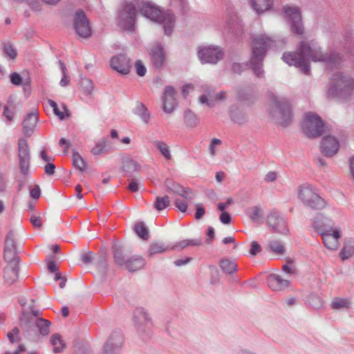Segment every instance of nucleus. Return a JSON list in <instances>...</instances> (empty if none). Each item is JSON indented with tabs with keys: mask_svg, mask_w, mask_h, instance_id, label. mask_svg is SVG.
I'll return each mask as SVG.
<instances>
[{
	"mask_svg": "<svg viewBox=\"0 0 354 354\" xmlns=\"http://www.w3.org/2000/svg\"><path fill=\"white\" fill-rule=\"evenodd\" d=\"M81 86L82 91L85 95H88L91 94L93 89V85L91 80L88 79L82 80Z\"/></svg>",
	"mask_w": 354,
	"mask_h": 354,
	"instance_id": "nucleus-50",
	"label": "nucleus"
},
{
	"mask_svg": "<svg viewBox=\"0 0 354 354\" xmlns=\"http://www.w3.org/2000/svg\"><path fill=\"white\" fill-rule=\"evenodd\" d=\"M133 323L140 335L148 333L152 327V321L143 308H137L133 312Z\"/></svg>",
	"mask_w": 354,
	"mask_h": 354,
	"instance_id": "nucleus-14",
	"label": "nucleus"
},
{
	"mask_svg": "<svg viewBox=\"0 0 354 354\" xmlns=\"http://www.w3.org/2000/svg\"><path fill=\"white\" fill-rule=\"evenodd\" d=\"M221 140L218 138H213L211 140L208 147V151L211 156H214L216 154V147L221 145Z\"/></svg>",
	"mask_w": 354,
	"mask_h": 354,
	"instance_id": "nucleus-52",
	"label": "nucleus"
},
{
	"mask_svg": "<svg viewBox=\"0 0 354 354\" xmlns=\"http://www.w3.org/2000/svg\"><path fill=\"white\" fill-rule=\"evenodd\" d=\"M50 343L53 347L55 353L62 352L65 348V343L62 339L61 336L59 334L53 335L50 339Z\"/></svg>",
	"mask_w": 354,
	"mask_h": 354,
	"instance_id": "nucleus-41",
	"label": "nucleus"
},
{
	"mask_svg": "<svg viewBox=\"0 0 354 354\" xmlns=\"http://www.w3.org/2000/svg\"><path fill=\"white\" fill-rule=\"evenodd\" d=\"M134 113L139 116L142 121L147 124L150 119V113L147 108L141 102H138L134 110Z\"/></svg>",
	"mask_w": 354,
	"mask_h": 354,
	"instance_id": "nucleus-35",
	"label": "nucleus"
},
{
	"mask_svg": "<svg viewBox=\"0 0 354 354\" xmlns=\"http://www.w3.org/2000/svg\"><path fill=\"white\" fill-rule=\"evenodd\" d=\"M261 250V245L258 243V242L253 241L251 242V248L250 250V254L251 256H256L258 253H259Z\"/></svg>",
	"mask_w": 354,
	"mask_h": 354,
	"instance_id": "nucleus-54",
	"label": "nucleus"
},
{
	"mask_svg": "<svg viewBox=\"0 0 354 354\" xmlns=\"http://www.w3.org/2000/svg\"><path fill=\"white\" fill-rule=\"evenodd\" d=\"M354 254V239H350L347 240L343 248H342L339 256L340 258L344 261L351 258Z\"/></svg>",
	"mask_w": 354,
	"mask_h": 354,
	"instance_id": "nucleus-32",
	"label": "nucleus"
},
{
	"mask_svg": "<svg viewBox=\"0 0 354 354\" xmlns=\"http://www.w3.org/2000/svg\"><path fill=\"white\" fill-rule=\"evenodd\" d=\"M145 260L140 256H133L126 262V268L129 272H135L145 266Z\"/></svg>",
	"mask_w": 354,
	"mask_h": 354,
	"instance_id": "nucleus-31",
	"label": "nucleus"
},
{
	"mask_svg": "<svg viewBox=\"0 0 354 354\" xmlns=\"http://www.w3.org/2000/svg\"><path fill=\"white\" fill-rule=\"evenodd\" d=\"M267 249L277 254H283L285 248L282 243L279 240H272L270 241Z\"/></svg>",
	"mask_w": 354,
	"mask_h": 354,
	"instance_id": "nucleus-42",
	"label": "nucleus"
},
{
	"mask_svg": "<svg viewBox=\"0 0 354 354\" xmlns=\"http://www.w3.org/2000/svg\"><path fill=\"white\" fill-rule=\"evenodd\" d=\"M123 341L120 332L113 333L105 343L102 354H120Z\"/></svg>",
	"mask_w": 354,
	"mask_h": 354,
	"instance_id": "nucleus-17",
	"label": "nucleus"
},
{
	"mask_svg": "<svg viewBox=\"0 0 354 354\" xmlns=\"http://www.w3.org/2000/svg\"><path fill=\"white\" fill-rule=\"evenodd\" d=\"M187 247V241L186 239L182 240L180 241H178L170 249L171 250H182L185 248Z\"/></svg>",
	"mask_w": 354,
	"mask_h": 354,
	"instance_id": "nucleus-64",
	"label": "nucleus"
},
{
	"mask_svg": "<svg viewBox=\"0 0 354 354\" xmlns=\"http://www.w3.org/2000/svg\"><path fill=\"white\" fill-rule=\"evenodd\" d=\"M19 262L8 263L3 270V278L6 284L12 285L18 279Z\"/></svg>",
	"mask_w": 354,
	"mask_h": 354,
	"instance_id": "nucleus-26",
	"label": "nucleus"
},
{
	"mask_svg": "<svg viewBox=\"0 0 354 354\" xmlns=\"http://www.w3.org/2000/svg\"><path fill=\"white\" fill-rule=\"evenodd\" d=\"M249 3L254 12L261 16L273 10L274 0H249Z\"/></svg>",
	"mask_w": 354,
	"mask_h": 354,
	"instance_id": "nucleus-24",
	"label": "nucleus"
},
{
	"mask_svg": "<svg viewBox=\"0 0 354 354\" xmlns=\"http://www.w3.org/2000/svg\"><path fill=\"white\" fill-rule=\"evenodd\" d=\"M220 267L223 272L231 274L237 271V265L235 261L230 259H222L220 261Z\"/></svg>",
	"mask_w": 354,
	"mask_h": 354,
	"instance_id": "nucleus-36",
	"label": "nucleus"
},
{
	"mask_svg": "<svg viewBox=\"0 0 354 354\" xmlns=\"http://www.w3.org/2000/svg\"><path fill=\"white\" fill-rule=\"evenodd\" d=\"M339 148V141L333 136H325L321 143L322 153L326 157H332L335 155Z\"/></svg>",
	"mask_w": 354,
	"mask_h": 354,
	"instance_id": "nucleus-22",
	"label": "nucleus"
},
{
	"mask_svg": "<svg viewBox=\"0 0 354 354\" xmlns=\"http://www.w3.org/2000/svg\"><path fill=\"white\" fill-rule=\"evenodd\" d=\"M151 63L156 68H160L166 60V53L160 44H154L149 50Z\"/></svg>",
	"mask_w": 354,
	"mask_h": 354,
	"instance_id": "nucleus-20",
	"label": "nucleus"
},
{
	"mask_svg": "<svg viewBox=\"0 0 354 354\" xmlns=\"http://www.w3.org/2000/svg\"><path fill=\"white\" fill-rule=\"evenodd\" d=\"M37 327L42 335H47L49 333L50 322L46 319L39 318L36 322Z\"/></svg>",
	"mask_w": 354,
	"mask_h": 354,
	"instance_id": "nucleus-47",
	"label": "nucleus"
},
{
	"mask_svg": "<svg viewBox=\"0 0 354 354\" xmlns=\"http://www.w3.org/2000/svg\"><path fill=\"white\" fill-rule=\"evenodd\" d=\"M72 161L75 167L80 171H83L86 168V162L78 152H73L72 154Z\"/></svg>",
	"mask_w": 354,
	"mask_h": 354,
	"instance_id": "nucleus-43",
	"label": "nucleus"
},
{
	"mask_svg": "<svg viewBox=\"0 0 354 354\" xmlns=\"http://www.w3.org/2000/svg\"><path fill=\"white\" fill-rule=\"evenodd\" d=\"M3 53L6 58L10 60L16 59L18 55L17 48L10 42L3 44Z\"/></svg>",
	"mask_w": 354,
	"mask_h": 354,
	"instance_id": "nucleus-37",
	"label": "nucleus"
},
{
	"mask_svg": "<svg viewBox=\"0 0 354 354\" xmlns=\"http://www.w3.org/2000/svg\"><path fill=\"white\" fill-rule=\"evenodd\" d=\"M230 115L234 122L239 124H243L247 120V118L245 113L238 110H234L233 109H230Z\"/></svg>",
	"mask_w": 354,
	"mask_h": 354,
	"instance_id": "nucleus-46",
	"label": "nucleus"
},
{
	"mask_svg": "<svg viewBox=\"0 0 354 354\" xmlns=\"http://www.w3.org/2000/svg\"><path fill=\"white\" fill-rule=\"evenodd\" d=\"M110 151V149L107 145L106 138H102L97 142L91 149V153L94 156H100L102 154L107 153Z\"/></svg>",
	"mask_w": 354,
	"mask_h": 354,
	"instance_id": "nucleus-33",
	"label": "nucleus"
},
{
	"mask_svg": "<svg viewBox=\"0 0 354 354\" xmlns=\"http://www.w3.org/2000/svg\"><path fill=\"white\" fill-rule=\"evenodd\" d=\"M233 200L232 198H228L227 199V201L225 203H219L218 204V209L223 212L224 211L226 208H227L230 205H231L232 203H233Z\"/></svg>",
	"mask_w": 354,
	"mask_h": 354,
	"instance_id": "nucleus-61",
	"label": "nucleus"
},
{
	"mask_svg": "<svg viewBox=\"0 0 354 354\" xmlns=\"http://www.w3.org/2000/svg\"><path fill=\"white\" fill-rule=\"evenodd\" d=\"M167 189L174 194H178L180 198H176L174 205L181 212H185L187 209V203L186 200H192L194 197L192 192L189 189H185L180 185L167 180L166 182Z\"/></svg>",
	"mask_w": 354,
	"mask_h": 354,
	"instance_id": "nucleus-8",
	"label": "nucleus"
},
{
	"mask_svg": "<svg viewBox=\"0 0 354 354\" xmlns=\"http://www.w3.org/2000/svg\"><path fill=\"white\" fill-rule=\"evenodd\" d=\"M39 114L37 110H34L25 117L23 121V131L26 136H31L35 129L38 122Z\"/></svg>",
	"mask_w": 354,
	"mask_h": 354,
	"instance_id": "nucleus-25",
	"label": "nucleus"
},
{
	"mask_svg": "<svg viewBox=\"0 0 354 354\" xmlns=\"http://www.w3.org/2000/svg\"><path fill=\"white\" fill-rule=\"evenodd\" d=\"M139 6L143 16L162 25L166 35H171L176 19L170 10L162 11L158 6L150 1H142Z\"/></svg>",
	"mask_w": 354,
	"mask_h": 354,
	"instance_id": "nucleus-2",
	"label": "nucleus"
},
{
	"mask_svg": "<svg viewBox=\"0 0 354 354\" xmlns=\"http://www.w3.org/2000/svg\"><path fill=\"white\" fill-rule=\"evenodd\" d=\"M170 200L168 196H157L153 203V207L158 211L165 209L166 207L169 206Z\"/></svg>",
	"mask_w": 354,
	"mask_h": 354,
	"instance_id": "nucleus-45",
	"label": "nucleus"
},
{
	"mask_svg": "<svg viewBox=\"0 0 354 354\" xmlns=\"http://www.w3.org/2000/svg\"><path fill=\"white\" fill-rule=\"evenodd\" d=\"M114 259H115V262L120 265V266H122V265H125L126 266V262L127 261V259H125L124 257L123 256V254L120 252L118 250H116L114 253Z\"/></svg>",
	"mask_w": 354,
	"mask_h": 354,
	"instance_id": "nucleus-56",
	"label": "nucleus"
},
{
	"mask_svg": "<svg viewBox=\"0 0 354 354\" xmlns=\"http://www.w3.org/2000/svg\"><path fill=\"white\" fill-rule=\"evenodd\" d=\"M185 123L188 127H194L198 123L196 115L190 111H187L185 113Z\"/></svg>",
	"mask_w": 354,
	"mask_h": 354,
	"instance_id": "nucleus-49",
	"label": "nucleus"
},
{
	"mask_svg": "<svg viewBox=\"0 0 354 354\" xmlns=\"http://www.w3.org/2000/svg\"><path fill=\"white\" fill-rule=\"evenodd\" d=\"M153 144L165 160H171L172 156L170 148L165 142L156 140L153 142Z\"/></svg>",
	"mask_w": 354,
	"mask_h": 354,
	"instance_id": "nucleus-34",
	"label": "nucleus"
},
{
	"mask_svg": "<svg viewBox=\"0 0 354 354\" xmlns=\"http://www.w3.org/2000/svg\"><path fill=\"white\" fill-rule=\"evenodd\" d=\"M282 59L306 75L310 73L309 61L322 62L329 69L339 66L342 61L338 53L324 51L315 40L301 41L295 52L284 53Z\"/></svg>",
	"mask_w": 354,
	"mask_h": 354,
	"instance_id": "nucleus-1",
	"label": "nucleus"
},
{
	"mask_svg": "<svg viewBox=\"0 0 354 354\" xmlns=\"http://www.w3.org/2000/svg\"><path fill=\"white\" fill-rule=\"evenodd\" d=\"M74 27L76 33L81 37L87 38L91 35L88 20L82 10H78L75 13Z\"/></svg>",
	"mask_w": 354,
	"mask_h": 354,
	"instance_id": "nucleus-16",
	"label": "nucleus"
},
{
	"mask_svg": "<svg viewBox=\"0 0 354 354\" xmlns=\"http://www.w3.org/2000/svg\"><path fill=\"white\" fill-rule=\"evenodd\" d=\"M62 108L63 111H62L59 110L58 106L53 109L54 113L61 120L64 119L68 115L66 106L63 105Z\"/></svg>",
	"mask_w": 354,
	"mask_h": 354,
	"instance_id": "nucleus-57",
	"label": "nucleus"
},
{
	"mask_svg": "<svg viewBox=\"0 0 354 354\" xmlns=\"http://www.w3.org/2000/svg\"><path fill=\"white\" fill-rule=\"evenodd\" d=\"M133 230L135 233L143 240H147L149 239V229L144 222L139 221L136 223Z\"/></svg>",
	"mask_w": 354,
	"mask_h": 354,
	"instance_id": "nucleus-40",
	"label": "nucleus"
},
{
	"mask_svg": "<svg viewBox=\"0 0 354 354\" xmlns=\"http://www.w3.org/2000/svg\"><path fill=\"white\" fill-rule=\"evenodd\" d=\"M301 127L304 133L310 138L320 136L324 129V122L321 118L317 114L312 112L304 114Z\"/></svg>",
	"mask_w": 354,
	"mask_h": 354,
	"instance_id": "nucleus-6",
	"label": "nucleus"
},
{
	"mask_svg": "<svg viewBox=\"0 0 354 354\" xmlns=\"http://www.w3.org/2000/svg\"><path fill=\"white\" fill-rule=\"evenodd\" d=\"M55 165L52 162H48L44 167V171L48 176H52L55 174Z\"/></svg>",
	"mask_w": 354,
	"mask_h": 354,
	"instance_id": "nucleus-59",
	"label": "nucleus"
},
{
	"mask_svg": "<svg viewBox=\"0 0 354 354\" xmlns=\"http://www.w3.org/2000/svg\"><path fill=\"white\" fill-rule=\"evenodd\" d=\"M219 219L222 223L227 225L231 222V216L227 212L223 211L219 216Z\"/></svg>",
	"mask_w": 354,
	"mask_h": 354,
	"instance_id": "nucleus-58",
	"label": "nucleus"
},
{
	"mask_svg": "<svg viewBox=\"0 0 354 354\" xmlns=\"http://www.w3.org/2000/svg\"><path fill=\"white\" fill-rule=\"evenodd\" d=\"M226 98V93L225 91H221L216 93H207V95H202L199 97V102L201 104H207L208 106H214V100L222 101Z\"/></svg>",
	"mask_w": 354,
	"mask_h": 354,
	"instance_id": "nucleus-28",
	"label": "nucleus"
},
{
	"mask_svg": "<svg viewBox=\"0 0 354 354\" xmlns=\"http://www.w3.org/2000/svg\"><path fill=\"white\" fill-rule=\"evenodd\" d=\"M31 197L34 199H38L41 194V190L38 185H35L30 191Z\"/></svg>",
	"mask_w": 354,
	"mask_h": 354,
	"instance_id": "nucleus-60",
	"label": "nucleus"
},
{
	"mask_svg": "<svg viewBox=\"0 0 354 354\" xmlns=\"http://www.w3.org/2000/svg\"><path fill=\"white\" fill-rule=\"evenodd\" d=\"M123 169L127 173H133L140 169V165L131 158H126L122 162Z\"/></svg>",
	"mask_w": 354,
	"mask_h": 354,
	"instance_id": "nucleus-44",
	"label": "nucleus"
},
{
	"mask_svg": "<svg viewBox=\"0 0 354 354\" xmlns=\"http://www.w3.org/2000/svg\"><path fill=\"white\" fill-rule=\"evenodd\" d=\"M3 258L7 263L19 262V257L17 253V245L15 235L12 231H10L5 240Z\"/></svg>",
	"mask_w": 354,
	"mask_h": 354,
	"instance_id": "nucleus-15",
	"label": "nucleus"
},
{
	"mask_svg": "<svg viewBox=\"0 0 354 354\" xmlns=\"http://www.w3.org/2000/svg\"><path fill=\"white\" fill-rule=\"evenodd\" d=\"M7 337L11 344L19 342L21 340L19 328L15 327L11 331L8 333Z\"/></svg>",
	"mask_w": 354,
	"mask_h": 354,
	"instance_id": "nucleus-51",
	"label": "nucleus"
},
{
	"mask_svg": "<svg viewBox=\"0 0 354 354\" xmlns=\"http://www.w3.org/2000/svg\"><path fill=\"white\" fill-rule=\"evenodd\" d=\"M268 286L274 291H281L290 285L288 279H282L277 274H270L267 279Z\"/></svg>",
	"mask_w": 354,
	"mask_h": 354,
	"instance_id": "nucleus-27",
	"label": "nucleus"
},
{
	"mask_svg": "<svg viewBox=\"0 0 354 354\" xmlns=\"http://www.w3.org/2000/svg\"><path fill=\"white\" fill-rule=\"evenodd\" d=\"M205 211L204 207L201 205L198 204L196 205V214H195L196 219L198 220V219L201 218L202 216L205 214Z\"/></svg>",
	"mask_w": 354,
	"mask_h": 354,
	"instance_id": "nucleus-62",
	"label": "nucleus"
},
{
	"mask_svg": "<svg viewBox=\"0 0 354 354\" xmlns=\"http://www.w3.org/2000/svg\"><path fill=\"white\" fill-rule=\"evenodd\" d=\"M15 114V108L10 109L8 106H4L3 116H4L6 118L5 122L7 125H10L12 122V121L14 120Z\"/></svg>",
	"mask_w": 354,
	"mask_h": 354,
	"instance_id": "nucleus-48",
	"label": "nucleus"
},
{
	"mask_svg": "<svg viewBox=\"0 0 354 354\" xmlns=\"http://www.w3.org/2000/svg\"><path fill=\"white\" fill-rule=\"evenodd\" d=\"M197 54L202 64H216L223 57V51L215 46H200Z\"/></svg>",
	"mask_w": 354,
	"mask_h": 354,
	"instance_id": "nucleus-12",
	"label": "nucleus"
},
{
	"mask_svg": "<svg viewBox=\"0 0 354 354\" xmlns=\"http://www.w3.org/2000/svg\"><path fill=\"white\" fill-rule=\"evenodd\" d=\"M169 249L170 248L163 243H152L149 246L148 254L149 257H153L156 254L164 252L169 250Z\"/></svg>",
	"mask_w": 354,
	"mask_h": 354,
	"instance_id": "nucleus-38",
	"label": "nucleus"
},
{
	"mask_svg": "<svg viewBox=\"0 0 354 354\" xmlns=\"http://www.w3.org/2000/svg\"><path fill=\"white\" fill-rule=\"evenodd\" d=\"M271 115L282 126L288 125L292 119V113L289 102L284 98H272Z\"/></svg>",
	"mask_w": 354,
	"mask_h": 354,
	"instance_id": "nucleus-5",
	"label": "nucleus"
},
{
	"mask_svg": "<svg viewBox=\"0 0 354 354\" xmlns=\"http://www.w3.org/2000/svg\"><path fill=\"white\" fill-rule=\"evenodd\" d=\"M17 150L20 172L24 176H28L30 163V150L28 141L25 138L19 139Z\"/></svg>",
	"mask_w": 354,
	"mask_h": 354,
	"instance_id": "nucleus-11",
	"label": "nucleus"
},
{
	"mask_svg": "<svg viewBox=\"0 0 354 354\" xmlns=\"http://www.w3.org/2000/svg\"><path fill=\"white\" fill-rule=\"evenodd\" d=\"M351 300L346 297H335L332 299L330 307L337 311L348 310L351 308Z\"/></svg>",
	"mask_w": 354,
	"mask_h": 354,
	"instance_id": "nucleus-29",
	"label": "nucleus"
},
{
	"mask_svg": "<svg viewBox=\"0 0 354 354\" xmlns=\"http://www.w3.org/2000/svg\"><path fill=\"white\" fill-rule=\"evenodd\" d=\"M241 21L234 16L228 17L224 22L218 26V29L223 33H228L231 30L233 31L235 26H241Z\"/></svg>",
	"mask_w": 354,
	"mask_h": 354,
	"instance_id": "nucleus-30",
	"label": "nucleus"
},
{
	"mask_svg": "<svg viewBox=\"0 0 354 354\" xmlns=\"http://www.w3.org/2000/svg\"><path fill=\"white\" fill-rule=\"evenodd\" d=\"M353 89V80L348 75L337 72L331 78L328 95L344 98L351 95Z\"/></svg>",
	"mask_w": 354,
	"mask_h": 354,
	"instance_id": "nucleus-4",
	"label": "nucleus"
},
{
	"mask_svg": "<svg viewBox=\"0 0 354 354\" xmlns=\"http://www.w3.org/2000/svg\"><path fill=\"white\" fill-rule=\"evenodd\" d=\"M286 18L290 24V30L292 32L302 35L304 33L301 10L296 6H284L283 7Z\"/></svg>",
	"mask_w": 354,
	"mask_h": 354,
	"instance_id": "nucleus-9",
	"label": "nucleus"
},
{
	"mask_svg": "<svg viewBox=\"0 0 354 354\" xmlns=\"http://www.w3.org/2000/svg\"><path fill=\"white\" fill-rule=\"evenodd\" d=\"M246 215L254 222L259 221L263 215V211L259 206H253L245 209Z\"/></svg>",
	"mask_w": 354,
	"mask_h": 354,
	"instance_id": "nucleus-39",
	"label": "nucleus"
},
{
	"mask_svg": "<svg viewBox=\"0 0 354 354\" xmlns=\"http://www.w3.org/2000/svg\"><path fill=\"white\" fill-rule=\"evenodd\" d=\"M136 9L130 3L124 4L122 9L118 13L119 25L126 30H133L135 24Z\"/></svg>",
	"mask_w": 354,
	"mask_h": 354,
	"instance_id": "nucleus-13",
	"label": "nucleus"
},
{
	"mask_svg": "<svg viewBox=\"0 0 354 354\" xmlns=\"http://www.w3.org/2000/svg\"><path fill=\"white\" fill-rule=\"evenodd\" d=\"M298 197L301 202L312 209H321L325 206V201L317 193L315 189L309 185L299 187Z\"/></svg>",
	"mask_w": 354,
	"mask_h": 354,
	"instance_id": "nucleus-7",
	"label": "nucleus"
},
{
	"mask_svg": "<svg viewBox=\"0 0 354 354\" xmlns=\"http://www.w3.org/2000/svg\"><path fill=\"white\" fill-rule=\"evenodd\" d=\"M10 82L12 84L16 86H19L22 84V77L17 73H12L10 75Z\"/></svg>",
	"mask_w": 354,
	"mask_h": 354,
	"instance_id": "nucleus-55",
	"label": "nucleus"
},
{
	"mask_svg": "<svg viewBox=\"0 0 354 354\" xmlns=\"http://www.w3.org/2000/svg\"><path fill=\"white\" fill-rule=\"evenodd\" d=\"M192 259L190 257H186L185 259H177L174 261V263L177 267H180L189 263L191 261Z\"/></svg>",
	"mask_w": 354,
	"mask_h": 354,
	"instance_id": "nucleus-63",
	"label": "nucleus"
},
{
	"mask_svg": "<svg viewBox=\"0 0 354 354\" xmlns=\"http://www.w3.org/2000/svg\"><path fill=\"white\" fill-rule=\"evenodd\" d=\"M176 95V93L172 86H167L165 87L162 97L165 112L171 113L174 111L177 104Z\"/></svg>",
	"mask_w": 354,
	"mask_h": 354,
	"instance_id": "nucleus-23",
	"label": "nucleus"
},
{
	"mask_svg": "<svg viewBox=\"0 0 354 354\" xmlns=\"http://www.w3.org/2000/svg\"><path fill=\"white\" fill-rule=\"evenodd\" d=\"M342 236V230L336 227L331 232L322 234L324 245L328 250L335 251L339 247V239Z\"/></svg>",
	"mask_w": 354,
	"mask_h": 354,
	"instance_id": "nucleus-19",
	"label": "nucleus"
},
{
	"mask_svg": "<svg viewBox=\"0 0 354 354\" xmlns=\"http://www.w3.org/2000/svg\"><path fill=\"white\" fill-rule=\"evenodd\" d=\"M111 68L122 75H127L130 72L131 63L130 59L123 54L113 57L110 61Z\"/></svg>",
	"mask_w": 354,
	"mask_h": 354,
	"instance_id": "nucleus-18",
	"label": "nucleus"
},
{
	"mask_svg": "<svg viewBox=\"0 0 354 354\" xmlns=\"http://www.w3.org/2000/svg\"><path fill=\"white\" fill-rule=\"evenodd\" d=\"M137 74L142 77L146 73V68L140 60H137L135 64Z\"/></svg>",
	"mask_w": 354,
	"mask_h": 354,
	"instance_id": "nucleus-53",
	"label": "nucleus"
},
{
	"mask_svg": "<svg viewBox=\"0 0 354 354\" xmlns=\"http://www.w3.org/2000/svg\"><path fill=\"white\" fill-rule=\"evenodd\" d=\"M266 224L272 233L286 236L289 229L285 218L276 210H271L266 217Z\"/></svg>",
	"mask_w": 354,
	"mask_h": 354,
	"instance_id": "nucleus-10",
	"label": "nucleus"
},
{
	"mask_svg": "<svg viewBox=\"0 0 354 354\" xmlns=\"http://www.w3.org/2000/svg\"><path fill=\"white\" fill-rule=\"evenodd\" d=\"M312 225L314 230L321 235L331 232L333 227V222L331 219L319 214L313 220Z\"/></svg>",
	"mask_w": 354,
	"mask_h": 354,
	"instance_id": "nucleus-21",
	"label": "nucleus"
},
{
	"mask_svg": "<svg viewBox=\"0 0 354 354\" xmlns=\"http://www.w3.org/2000/svg\"><path fill=\"white\" fill-rule=\"evenodd\" d=\"M276 41L266 34H260L253 37L252 41V56L250 65L254 73L257 77H261L263 58L269 48L275 46Z\"/></svg>",
	"mask_w": 354,
	"mask_h": 354,
	"instance_id": "nucleus-3",
	"label": "nucleus"
}]
</instances>
